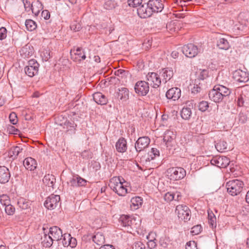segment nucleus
<instances>
[{
	"instance_id": "1",
	"label": "nucleus",
	"mask_w": 249,
	"mask_h": 249,
	"mask_svg": "<svg viewBox=\"0 0 249 249\" xmlns=\"http://www.w3.org/2000/svg\"><path fill=\"white\" fill-rule=\"evenodd\" d=\"M231 93V90L226 87L220 85L215 86L209 93L210 99L215 103L226 101L227 98Z\"/></svg>"
},
{
	"instance_id": "2",
	"label": "nucleus",
	"mask_w": 249,
	"mask_h": 249,
	"mask_svg": "<svg viewBox=\"0 0 249 249\" xmlns=\"http://www.w3.org/2000/svg\"><path fill=\"white\" fill-rule=\"evenodd\" d=\"M127 183L122 177H113L110 179L108 185L119 196H124L127 193Z\"/></svg>"
},
{
	"instance_id": "3",
	"label": "nucleus",
	"mask_w": 249,
	"mask_h": 249,
	"mask_svg": "<svg viewBox=\"0 0 249 249\" xmlns=\"http://www.w3.org/2000/svg\"><path fill=\"white\" fill-rule=\"evenodd\" d=\"M244 184L238 179L230 180L226 183L228 192L231 196L239 195L242 191Z\"/></svg>"
},
{
	"instance_id": "4",
	"label": "nucleus",
	"mask_w": 249,
	"mask_h": 249,
	"mask_svg": "<svg viewBox=\"0 0 249 249\" xmlns=\"http://www.w3.org/2000/svg\"><path fill=\"white\" fill-rule=\"evenodd\" d=\"M175 213L178 214L179 219L185 222L190 220L191 217V212L189 208L183 205L177 206Z\"/></svg>"
},
{
	"instance_id": "5",
	"label": "nucleus",
	"mask_w": 249,
	"mask_h": 249,
	"mask_svg": "<svg viewBox=\"0 0 249 249\" xmlns=\"http://www.w3.org/2000/svg\"><path fill=\"white\" fill-rule=\"evenodd\" d=\"M48 233L50 234V236H52L53 240L54 241L60 240L63 237V245L65 246L67 245V242L66 241V234H63L61 229L58 227L53 226L50 228Z\"/></svg>"
},
{
	"instance_id": "6",
	"label": "nucleus",
	"mask_w": 249,
	"mask_h": 249,
	"mask_svg": "<svg viewBox=\"0 0 249 249\" xmlns=\"http://www.w3.org/2000/svg\"><path fill=\"white\" fill-rule=\"evenodd\" d=\"M167 172L171 179L178 180L183 178L186 176V171L181 167H175L168 169Z\"/></svg>"
},
{
	"instance_id": "7",
	"label": "nucleus",
	"mask_w": 249,
	"mask_h": 249,
	"mask_svg": "<svg viewBox=\"0 0 249 249\" xmlns=\"http://www.w3.org/2000/svg\"><path fill=\"white\" fill-rule=\"evenodd\" d=\"M60 200L59 196L52 194L46 198L44 205L47 209L53 210L59 205Z\"/></svg>"
},
{
	"instance_id": "8",
	"label": "nucleus",
	"mask_w": 249,
	"mask_h": 249,
	"mask_svg": "<svg viewBox=\"0 0 249 249\" xmlns=\"http://www.w3.org/2000/svg\"><path fill=\"white\" fill-rule=\"evenodd\" d=\"M135 91L140 96H145L149 92V83L144 81H138L135 85Z\"/></svg>"
},
{
	"instance_id": "9",
	"label": "nucleus",
	"mask_w": 249,
	"mask_h": 249,
	"mask_svg": "<svg viewBox=\"0 0 249 249\" xmlns=\"http://www.w3.org/2000/svg\"><path fill=\"white\" fill-rule=\"evenodd\" d=\"M182 52L188 57H195L199 52L197 47L193 44L185 45L182 48Z\"/></svg>"
},
{
	"instance_id": "10",
	"label": "nucleus",
	"mask_w": 249,
	"mask_h": 249,
	"mask_svg": "<svg viewBox=\"0 0 249 249\" xmlns=\"http://www.w3.org/2000/svg\"><path fill=\"white\" fill-rule=\"evenodd\" d=\"M150 142V139L148 137H140L135 143V149L136 153H140L144 150L148 146Z\"/></svg>"
},
{
	"instance_id": "11",
	"label": "nucleus",
	"mask_w": 249,
	"mask_h": 249,
	"mask_svg": "<svg viewBox=\"0 0 249 249\" xmlns=\"http://www.w3.org/2000/svg\"><path fill=\"white\" fill-rule=\"evenodd\" d=\"M211 163L219 168L227 167L230 162V159L225 156H219L213 158L210 161Z\"/></svg>"
},
{
	"instance_id": "12",
	"label": "nucleus",
	"mask_w": 249,
	"mask_h": 249,
	"mask_svg": "<svg viewBox=\"0 0 249 249\" xmlns=\"http://www.w3.org/2000/svg\"><path fill=\"white\" fill-rule=\"evenodd\" d=\"M146 80L150 85L154 88L159 87L161 84V79L160 76L156 72H148L146 75Z\"/></svg>"
},
{
	"instance_id": "13",
	"label": "nucleus",
	"mask_w": 249,
	"mask_h": 249,
	"mask_svg": "<svg viewBox=\"0 0 249 249\" xmlns=\"http://www.w3.org/2000/svg\"><path fill=\"white\" fill-rule=\"evenodd\" d=\"M147 3L152 14L161 12L164 7L161 0H149Z\"/></svg>"
},
{
	"instance_id": "14",
	"label": "nucleus",
	"mask_w": 249,
	"mask_h": 249,
	"mask_svg": "<svg viewBox=\"0 0 249 249\" xmlns=\"http://www.w3.org/2000/svg\"><path fill=\"white\" fill-rule=\"evenodd\" d=\"M70 53L71 58L75 62H80L86 58L85 53L82 48H77L75 50H71Z\"/></svg>"
},
{
	"instance_id": "15",
	"label": "nucleus",
	"mask_w": 249,
	"mask_h": 249,
	"mask_svg": "<svg viewBox=\"0 0 249 249\" xmlns=\"http://www.w3.org/2000/svg\"><path fill=\"white\" fill-rule=\"evenodd\" d=\"M233 78L239 82L246 83L249 80V74L240 69L233 72Z\"/></svg>"
},
{
	"instance_id": "16",
	"label": "nucleus",
	"mask_w": 249,
	"mask_h": 249,
	"mask_svg": "<svg viewBox=\"0 0 249 249\" xmlns=\"http://www.w3.org/2000/svg\"><path fill=\"white\" fill-rule=\"evenodd\" d=\"M87 181L80 177L78 175H73L69 181L68 183L73 187H78L80 186H84L86 185Z\"/></svg>"
},
{
	"instance_id": "17",
	"label": "nucleus",
	"mask_w": 249,
	"mask_h": 249,
	"mask_svg": "<svg viewBox=\"0 0 249 249\" xmlns=\"http://www.w3.org/2000/svg\"><path fill=\"white\" fill-rule=\"evenodd\" d=\"M137 13L138 16L142 18H149L152 15L151 11L148 7L147 3L141 5L137 9Z\"/></svg>"
},
{
	"instance_id": "18",
	"label": "nucleus",
	"mask_w": 249,
	"mask_h": 249,
	"mask_svg": "<svg viewBox=\"0 0 249 249\" xmlns=\"http://www.w3.org/2000/svg\"><path fill=\"white\" fill-rule=\"evenodd\" d=\"M181 96V90L178 88H172L166 93V97L168 99L173 101L178 100Z\"/></svg>"
},
{
	"instance_id": "19",
	"label": "nucleus",
	"mask_w": 249,
	"mask_h": 249,
	"mask_svg": "<svg viewBox=\"0 0 249 249\" xmlns=\"http://www.w3.org/2000/svg\"><path fill=\"white\" fill-rule=\"evenodd\" d=\"M9 169L4 166H0V183L4 184L9 181L10 178Z\"/></svg>"
},
{
	"instance_id": "20",
	"label": "nucleus",
	"mask_w": 249,
	"mask_h": 249,
	"mask_svg": "<svg viewBox=\"0 0 249 249\" xmlns=\"http://www.w3.org/2000/svg\"><path fill=\"white\" fill-rule=\"evenodd\" d=\"M45 230L46 229L43 227L44 235L41 238V243L44 247L50 248L52 246L54 240H53L52 236H50V234L47 231H45Z\"/></svg>"
},
{
	"instance_id": "21",
	"label": "nucleus",
	"mask_w": 249,
	"mask_h": 249,
	"mask_svg": "<svg viewBox=\"0 0 249 249\" xmlns=\"http://www.w3.org/2000/svg\"><path fill=\"white\" fill-rule=\"evenodd\" d=\"M117 97L123 102L126 101L129 97L128 89L126 88H120L118 89L116 93Z\"/></svg>"
},
{
	"instance_id": "22",
	"label": "nucleus",
	"mask_w": 249,
	"mask_h": 249,
	"mask_svg": "<svg viewBox=\"0 0 249 249\" xmlns=\"http://www.w3.org/2000/svg\"><path fill=\"white\" fill-rule=\"evenodd\" d=\"M160 74L163 77L162 81H164V83H166L173 76L174 71L172 68H166L162 69L160 72Z\"/></svg>"
},
{
	"instance_id": "23",
	"label": "nucleus",
	"mask_w": 249,
	"mask_h": 249,
	"mask_svg": "<svg viewBox=\"0 0 249 249\" xmlns=\"http://www.w3.org/2000/svg\"><path fill=\"white\" fill-rule=\"evenodd\" d=\"M23 148L21 146H16L11 147L8 151V156L12 160L16 159L18 155L21 153Z\"/></svg>"
},
{
	"instance_id": "24",
	"label": "nucleus",
	"mask_w": 249,
	"mask_h": 249,
	"mask_svg": "<svg viewBox=\"0 0 249 249\" xmlns=\"http://www.w3.org/2000/svg\"><path fill=\"white\" fill-rule=\"evenodd\" d=\"M17 204L22 210L28 212L31 211V202L29 200L21 197L18 199Z\"/></svg>"
},
{
	"instance_id": "25",
	"label": "nucleus",
	"mask_w": 249,
	"mask_h": 249,
	"mask_svg": "<svg viewBox=\"0 0 249 249\" xmlns=\"http://www.w3.org/2000/svg\"><path fill=\"white\" fill-rule=\"evenodd\" d=\"M23 165L27 170L33 171L36 169L37 163L34 159L31 157H28L24 160Z\"/></svg>"
},
{
	"instance_id": "26",
	"label": "nucleus",
	"mask_w": 249,
	"mask_h": 249,
	"mask_svg": "<svg viewBox=\"0 0 249 249\" xmlns=\"http://www.w3.org/2000/svg\"><path fill=\"white\" fill-rule=\"evenodd\" d=\"M116 149L118 152L124 153L127 150V142L124 138H120L116 143Z\"/></svg>"
},
{
	"instance_id": "27",
	"label": "nucleus",
	"mask_w": 249,
	"mask_h": 249,
	"mask_svg": "<svg viewBox=\"0 0 249 249\" xmlns=\"http://www.w3.org/2000/svg\"><path fill=\"white\" fill-rule=\"evenodd\" d=\"M93 99L99 105H105L107 103V97L101 92L94 93L93 94Z\"/></svg>"
},
{
	"instance_id": "28",
	"label": "nucleus",
	"mask_w": 249,
	"mask_h": 249,
	"mask_svg": "<svg viewBox=\"0 0 249 249\" xmlns=\"http://www.w3.org/2000/svg\"><path fill=\"white\" fill-rule=\"evenodd\" d=\"M176 138V134L171 130H166L163 136V141L168 146Z\"/></svg>"
},
{
	"instance_id": "29",
	"label": "nucleus",
	"mask_w": 249,
	"mask_h": 249,
	"mask_svg": "<svg viewBox=\"0 0 249 249\" xmlns=\"http://www.w3.org/2000/svg\"><path fill=\"white\" fill-rule=\"evenodd\" d=\"M216 45L219 49L224 50H227L230 47L229 42L227 39L221 37L217 38Z\"/></svg>"
},
{
	"instance_id": "30",
	"label": "nucleus",
	"mask_w": 249,
	"mask_h": 249,
	"mask_svg": "<svg viewBox=\"0 0 249 249\" xmlns=\"http://www.w3.org/2000/svg\"><path fill=\"white\" fill-rule=\"evenodd\" d=\"M42 9V4L38 0H35L32 2L31 10L36 16H38L40 11Z\"/></svg>"
},
{
	"instance_id": "31",
	"label": "nucleus",
	"mask_w": 249,
	"mask_h": 249,
	"mask_svg": "<svg viewBox=\"0 0 249 249\" xmlns=\"http://www.w3.org/2000/svg\"><path fill=\"white\" fill-rule=\"evenodd\" d=\"M55 178L53 175H46L43 178V183L48 187L53 188V186L55 182Z\"/></svg>"
},
{
	"instance_id": "32",
	"label": "nucleus",
	"mask_w": 249,
	"mask_h": 249,
	"mask_svg": "<svg viewBox=\"0 0 249 249\" xmlns=\"http://www.w3.org/2000/svg\"><path fill=\"white\" fill-rule=\"evenodd\" d=\"M189 107H184L181 111V116L184 120H189L192 116L191 107L193 108V105L189 104Z\"/></svg>"
},
{
	"instance_id": "33",
	"label": "nucleus",
	"mask_w": 249,
	"mask_h": 249,
	"mask_svg": "<svg viewBox=\"0 0 249 249\" xmlns=\"http://www.w3.org/2000/svg\"><path fill=\"white\" fill-rule=\"evenodd\" d=\"M33 50V47L31 48L30 45H26L21 48L20 52L23 57H28L32 55Z\"/></svg>"
},
{
	"instance_id": "34",
	"label": "nucleus",
	"mask_w": 249,
	"mask_h": 249,
	"mask_svg": "<svg viewBox=\"0 0 249 249\" xmlns=\"http://www.w3.org/2000/svg\"><path fill=\"white\" fill-rule=\"evenodd\" d=\"M92 240L97 245H100L104 243L105 239L102 233L98 232L92 236Z\"/></svg>"
},
{
	"instance_id": "35",
	"label": "nucleus",
	"mask_w": 249,
	"mask_h": 249,
	"mask_svg": "<svg viewBox=\"0 0 249 249\" xmlns=\"http://www.w3.org/2000/svg\"><path fill=\"white\" fill-rule=\"evenodd\" d=\"M215 147L218 151L223 152L227 150V143L220 140L216 143Z\"/></svg>"
},
{
	"instance_id": "36",
	"label": "nucleus",
	"mask_w": 249,
	"mask_h": 249,
	"mask_svg": "<svg viewBox=\"0 0 249 249\" xmlns=\"http://www.w3.org/2000/svg\"><path fill=\"white\" fill-rule=\"evenodd\" d=\"M24 71L28 76L32 77L36 74H37L38 71V68L34 66L33 67H25Z\"/></svg>"
},
{
	"instance_id": "37",
	"label": "nucleus",
	"mask_w": 249,
	"mask_h": 249,
	"mask_svg": "<svg viewBox=\"0 0 249 249\" xmlns=\"http://www.w3.org/2000/svg\"><path fill=\"white\" fill-rule=\"evenodd\" d=\"M208 218L209 223L212 228L216 227V217L212 211H208Z\"/></svg>"
},
{
	"instance_id": "38",
	"label": "nucleus",
	"mask_w": 249,
	"mask_h": 249,
	"mask_svg": "<svg viewBox=\"0 0 249 249\" xmlns=\"http://www.w3.org/2000/svg\"><path fill=\"white\" fill-rule=\"evenodd\" d=\"M159 151L156 148H151V151L148 153V157L146 159V160L150 161L151 160H154L156 156H159Z\"/></svg>"
},
{
	"instance_id": "39",
	"label": "nucleus",
	"mask_w": 249,
	"mask_h": 249,
	"mask_svg": "<svg viewBox=\"0 0 249 249\" xmlns=\"http://www.w3.org/2000/svg\"><path fill=\"white\" fill-rule=\"evenodd\" d=\"M131 205L135 207L134 209H137L142 203V199L141 197L136 196L132 197L131 199Z\"/></svg>"
},
{
	"instance_id": "40",
	"label": "nucleus",
	"mask_w": 249,
	"mask_h": 249,
	"mask_svg": "<svg viewBox=\"0 0 249 249\" xmlns=\"http://www.w3.org/2000/svg\"><path fill=\"white\" fill-rule=\"evenodd\" d=\"M199 85L200 83L199 82V80H196L193 87H191L192 94L195 95L202 91V89L200 87Z\"/></svg>"
},
{
	"instance_id": "41",
	"label": "nucleus",
	"mask_w": 249,
	"mask_h": 249,
	"mask_svg": "<svg viewBox=\"0 0 249 249\" xmlns=\"http://www.w3.org/2000/svg\"><path fill=\"white\" fill-rule=\"evenodd\" d=\"M25 24L26 29L28 31H32L36 28V22L32 19H27Z\"/></svg>"
},
{
	"instance_id": "42",
	"label": "nucleus",
	"mask_w": 249,
	"mask_h": 249,
	"mask_svg": "<svg viewBox=\"0 0 249 249\" xmlns=\"http://www.w3.org/2000/svg\"><path fill=\"white\" fill-rule=\"evenodd\" d=\"M5 206V211L7 214L9 215H12L14 214L15 212V208L13 205L9 203Z\"/></svg>"
},
{
	"instance_id": "43",
	"label": "nucleus",
	"mask_w": 249,
	"mask_h": 249,
	"mask_svg": "<svg viewBox=\"0 0 249 249\" xmlns=\"http://www.w3.org/2000/svg\"><path fill=\"white\" fill-rule=\"evenodd\" d=\"M198 109L202 112L205 111L209 107V104L207 101H201L198 105Z\"/></svg>"
},
{
	"instance_id": "44",
	"label": "nucleus",
	"mask_w": 249,
	"mask_h": 249,
	"mask_svg": "<svg viewBox=\"0 0 249 249\" xmlns=\"http://www.w3.org/2000/svg\"><path fill=\"white\" fill-rule=\"evenodd\" d=\"M9 197L6 195H2L0 196V202L3 205H7L10 203Z\"/></svg>"
},
{
	"instance_id": "45",
	"label": "nucleus",
	"mask_w": 249,
	"mask_h": 249,
	"mask_svg": "<svg viewBox=\"0 0 249 249\" xmlns=\"http://www.w3.org/2000/svg\"><path fill=\"white\" fill-rule=\"evenodd\" d=\"M131 217L128 215H122L120 218V222L123 227H126L127 223Z\"/></svg>"
},
{
	"instance_id": "46",
	"label": "nucleus",
	"mask_w": 249,
	"mask_h": 249,
	"mask_svg": "<svg viewBox=\"0 0 249 249\" xmlns=\"http://www.w3.org/2000/svg\"><path fill=\"white\" fill-rule=\"evenodd\" d=\"M202 230V227L200 225L194 226L191 231V232L193 235L198 234Z\"/></svg>"
},
{
	"instance_id": "47",
	"label": "nucleus",
	"mask_w": 249,
	"mask_h": 249,
	"mask_svg": "<svg viewBox=\"0 0 249 249\" xmlns=\"http://www.w3.org/2000/svg\"><path fill=\"white\" fill-rule=\"evenodd\" d=\"M175 194L167 192L164 195V199L167 202H170L175 199Z\"/></svg>"
},
{
	"instance_id": "48",
	"label": "nucleus",
	"mask_w": 249,
	"mask_h": 249,
	"mask_svg": "<svg viewBox=\"0 0 249 249\" xmlns=\"http://www.w3.org/2000/svg\"><path fill=\"white\" fill-rule=\"evenodd\" d=\"M70 28L71 30L77 32L81 29V26L79 23L74 21L71 24Z\"/></svg>"
},
{
	"instance_id": "49",
	"label": "nucleus",
	"mask_w": 249,
	"mask_h": 249,
	"mask_svg": "<svg viewBox=\"0 0 249 249\" xmlns=\"http://www.w3.org/2000/svg\"><path fill=\"white\" fill-rule=\"evenodd\" d=\"M9 118L10 120V122L11 124H17L18 122V118L16 113H11L9 115Z\"/></svg>"
},
{
	"instance_id": "50",
	"label": "nucleus",
	"mask_w": 249,
	"mask_h": 249,
	"mask_svg": "<svg viewBox=\"0 0 249 249\" xmlns=\"http://www.w3.org/2000/svg\"><path fill=\"white\" fill-rule=\"evenodd\" d=\"M127 2L130 6L137 7L141 4L142 0H128Z\"/></svg>"
},
{
	"instance_id": "51",
	"label": "nucleus",
	"mask_w": 249,
	"mask_h": 249,
	"mask_svg": "<svg viewBox=\"0 0 249 249\" xmlns=\"http://www.w3.org/2000/svg\"><path fill=\"white\" fill-rule=\"evenodd\" d=\"M238 122L241 124H244L247 120V117L245 114L240 112L238 116Z\"/></svg>"
},
{
	"instance_id": "52",
	"label": "nucleus",
	"mask_w": 249,
	"mask_h": 249,
	"mask_svg": "<svg viewBox=\"0 0 249 249\" xmlns=\"http://www.w3.org/2000/svg\"><path fill=\"white\" fill-rule=\"evenodd\" d=\"M104 8L107 10H110L115 8L114 2L111 0L106 1L104 4Z\"/></svg>"
},
{
	"instance_id": "53",
	"label": "nucleus",
	"mask_w": 249,
	"mask_h": 249,
	"mask_svg": "<svg viewBox=\"0 0 249 249\" xmlns=\"http://www.w3.org/2000/svg\"><path fill=\"white\" fill-rule=\"evenodd\" d=\"M186 249H197L196 243L194 241H189L187 243Z\"/></svg>"
},
{
	"instance_id": "54",
	"label": "nucleus",
	"mask_w": 249,
	"mask_h": 249,
	"mask_svg": "<svg viewBox=\"0 0 249 249\" xmlns=\"http://www.w3.org/2000/svg\"><path fill=\"white\" fill-rule=\"evenodd\" d=\"M69 244L68 245L71 248H74L77 244V241L75 238L70 237V234L68 235Z\"/></svg>"
},
{
	"instance_id": "55",
	"label": "nucleus",
	"mask_w": 249,
	"mask_h": 249,
	"mask_svg": "<svg viewBox=\"0 0 249 249\" xmlns=\"http://www.w3.org/2000/svg\"><path fill=\"white\" fill-rule=\"evenodd\" d=\"M208 76V71L207 70H201L200 74L198 76L199 80V79L204 80Z\"/></svg>"
},
{
	"instance_id": "56",
	"label": "nucleus",
	"mask_w": 249,
	"mask_h": 249,
	"mask_svg": "<svg viewBox=\"0 0 249 249\" xmlns=\"http://www.w3.org/2000/svg\"><path fill=\"white\" fill-rule=\"evenodd\" d=\"M133 249H145V246L142 242H137L134 244Z\"/></svg>"
},
{
	"instance_id": "57",
	"label": "nucleus",
	"mask_w": 249,
	"mask_h": 249,
	"mask_svg": "<svg viewBox=\"0 0 249 249\" xmlns=\"http://www.w3.org/2000/svg\"><path fill=\"white\" fill-rule=\"evenodd\" d=\"M7 30L5 27L0 28V40H2L6 37Z\"/></svg>"
},
{
	"instance_id": "58",
	"label": "nucleus",
	"mask_w": 249,
	"mask_h": 249,
	"mask_svg": "<svg viewBox=\"0 0 249 249\" xmlns=\"http://www.w3.org/2000/svg\"><path fill=\"white\" fill-rule=\"evenodd\" d=\"M24 8L25 10L27 11H30L31 8V2L28 0H22Z\"/></svg>"
},
{
	"instance_id": "59",
	"label": "nucleus",
	"mask_w": 249,
	"mask_h": 249,
	"mask_svg": "<svg viewBox=\"0 0 249 249\" xmlns=\"http://www.w3.org/2000/svg\"><path fill=\"white\" fill-rule=\"evenodd\" d=\"M39 64L37 62V61L35 59H31L28 61V65L26 67H33L34 66H36V67L39 68Z\"/></svg>"
},
{
	"instance_id": "60",
	"label": "nucleus",
	"mask_w": 249,
	"mask_h": 249,
	"mask_svg": "<svg viewBox=\"0 0 249 249\" xmlns=\"http://www.w3.org/2000/svg\"><path fill=\"white\" fill-rule=\"evenodd\" d=\"M64 125H66L67 127L72 128L74 130L76 129V127L77 126L73 121L70 122L69 121H66L65 122Z\"/></svg>"
},
{
	"instance_id": "61",
	"label": "nucleus",
	"mask_w": 249,
	"mask_h": 249,
	"mask_svg": "<svg viewBox=\"0 0 249 249\" xmlns=\"http://www.w3.org/2000/svg\"><path fill=\"white\" fill-rule=\"evenodd\" d=\"M42 59L45 61H47L51 57L50 53L47 51L43 52L41 54Z\"/></svg>"
},
{
	"instance_id": "62",
	"label": "nucleus",
	"mask_w": 249,
	"mask_h": 249,
	"mask_svg": "<svg viewBox=\"0 0 249 249\" xmlns=\"http://www.w3.org/2000/svg\"><path fill=\"white\" fill-rule=\"evenodd\" d=\"M196 141L199 145H202L205 141L204 136L203 135L197 136L196 138Z\"/></svg>"
},
{
	"instance_id": "63",
	"label": "nucleus",
	"mask_w": 249,
	"mask_h": 249,
	"mask_svg": "<svg viewBox=\"0 0 249 249\" xmlns=\"http://www.w3.org/2000/svg\"><path fill=\"white\" fill-rule=\"evenodd\" d=\"M244 103H245V101H244L243 97L242 95H240L238 97V99L237 101V104L238 106L240 107L244 106Z\"/></svg>"
},
{
	"instance_id": "64",
	"label": "nucleus",
	"mask_w": 249,
	"mask_h": 249,
	"mask_svg": "<svg viewBox=\"0 0 249 249\" xmlns=\"http://www.w3.org/2000/svg\"><path fill=\"white\" fill-rule=\"evenodd\" d=\"M41 17L45 19H48L50 17V13L47 10H43L41 13Z\"/></svg>"
}]
</instances>
